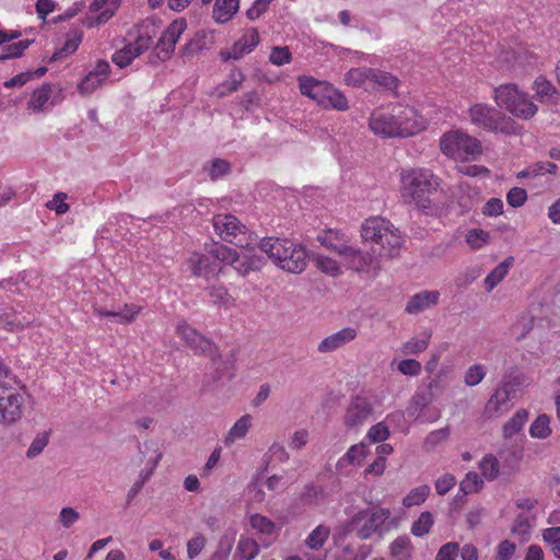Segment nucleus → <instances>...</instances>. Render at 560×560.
<instances>
[{"mask_svg":"<svg viewBox=\"0 0 560 560\" xmlns=\"http://www.w3.org/2000/svg\"><path fill=\"white\" fill-rule=\"evenodd\" d=\"M259 249L277 267L290 273L303 272L310 260L306 248L289 238L265 237L259 243Z\"/></svg>","mask_w":560,"mask_h":560,"instance_id":"nucleus-1","label":"nucleus"},{"mask_svg":"<svg viewBox=\"0 0 560 560\" xmlns=\"http://www.w3.org/2000/svg\"><path fill=\"white\" fill-rule=\"evenodd\" d=\"M235 245L242 250L236 252L226 245L215 243L211 246L210 254L222 262L231 265L242 277H246L250 271H259L265 266V257L258 254L255 247L244 245L242 242Z\"/></svg>","mask_w":560,"mask_h":560,"instance_id":"nucleus-2","label":"nucleus"},{"mask_svg":"<svg viewBox=\"0 0 560 560\" xmlns=\"http://www.w3.org/2000/svg\"><path fill=\"white\" fill-rule=\"evenodd\" d=\"M390 510L387 508H372L358 511L347 523L346 529L354 532L361 540L370 539L373 535L382 538L389 532Z\"/></svg>","mask_w":560,"mask_h":560,"instance_id":"nucleus-3","label":"nucleus"},{"mask_svg":"<svg viewBox=\"0 0 560 560\" xmlns=\"http://www.w3.org/2000/svg\"><path fill=\"white\" fill-rule=\"evenodd\" d=\"M493 93L497 106L505 109L514 117L528 120L538 110L537 105L529 100L528 94L522 92L514 83L501 84L494 88Z\"/></svg>","mask_w":560,"mask_h":560,"instance_id":"nucleus-4","label":"nucleus"},{"mask_svg":"<svg viewBox=\"0 0 560 560\" xmlns=\"http://www.w3.org/2000/svg\"><path fill=\"white\" fill-rule=\"evenodd\" d=\"M469 116L474 125L506 136L518 135L522 129L513 118L486 104H476L470 107Z\"/></svg>","mask_w":560,"mask_h":560,"instance_id":"nucleus-5","label":"nucleus"},{"mask_svg":"<svg viewBox=\"0 0 560 560\" xmlns=\"http://www.w3.org/2000/svg\"><path fill=\"white\" fill-rule=\"evenodd\" d=\"M429 171L410 170L401 173L405 194L409 195L417 207L422 210L431 209V196L436 191L438 183L432 182Z\"/></svg>","mask_w":560,"mask_h":560,"instance_id":"nucleus-6","label":"nucleus"},{"mask_svg":"<svg viewBox=\"0 0 560 560\" xmlns=\"http://www.w3.org/2000/svg\"><path fill=\"white\" fill-rule=\"evenodd\" d=\"M441 151L453 159L467 160L481 152V144L476 138L459 130L444 133L440 140Z\"/></svg>","mask_w":560,"mask_h":560,"instance_id":"nucleus-7","label":"nucleus"},{"mask_svg":"<svg viewBox=\"0 0 560 560\" xmlns=\"http://www.w3.org/2000/svg\"><path fill=\"white\" fill-rule=\"evenodd\" d=\"M176 334L195 355L208 357L212 364H217L218 360H221L217 345L186 322L177 325Z\"/></svg>","mask_w":560,"mask_h":560,"instance_id":"nucleus-8","label":"nucleus"},{"mask_svg":"<svg viewBox=\"0 0 560 560\" xmlns=\"http://www.w3.org/2000/svg\"><path fill=\"white\" fill-rule=\"evenodd\" d=\"M340 257L349 269L358 273H377L381 269L380 259L374 247L370 252L348 245Z\"/></svg>","mask_w":560,"mask_h":560,"instance_id":"nucleus-9","label":"nucleus"},{"mask_svg":"<svg viewBox=\"0 0 560 560\" xmlns=\"http://www.w3.org/2000/svg\"><path fill=\"white\" fill-rule=\"evenodd\" d=\"M24 398L13 387L0 382V422L12 424L21 419Z\"/></svg>","mask_w":560,"mask_h":560,"instance_id":"nucleus-10","label":"nucleus"},{"mask_svg":"<svg viewBox=\"0 0 560 560\" xmlns=\"http://www.w3.org/2000/svg\"><path fill=\"white\" fill-rule=\"evenodd\" d=\"M393 112H395L397 127H399L398 137H411L424 129V120L413 107L397 105Z\"/></svg>","mask_w":560,"mask_h":560,"instance_id":"nucleus-11","label":"nucleus"},{"mask_svg":"<svg viewBox=\"0 0 560 560\" xmlns=\"http://www.w3.org/2000/svg\"><path fill=\"white\" fill-rule=\"evenodd\" d=\"M220 259L211 256L210 249L208 254H194L189 260V268L195 277L209 279L215 277L221 271Z\"/></svg>","mask_w":560,"mask_h":560,"instance_id":"nucleus-12","label":"nucleus"},{"mask_svg":"<svg viewBox=\"0 0 560 560\" xmlns=\"http://www.w3.org/2000/svg\"><path fill=\"white\" fill-rule=\"evenodd\" d=\"M213 228L222 241L235 244L240 242L235 240L243 233L245 225L232 214H217L213 217Z\"/></svg>","mask_w":560,"mask_h":560,"instance_id":"nucleus-13","label":"nucleus"},{"mask_svg":"<svg viewBox=\"0 0 560 560\" xmlns=\"http://www.w3.org/2000/svg\"><path fill=\"white\" fill-rule=\"evenodd\" d=\"M120 5V0H93L90 5L91 12H100L96 16H85L80 23L86 27H93L106 23Z\"/></svg>","mask_w":560,"mask_h":560,"instance_id":"nucleus-14","label":"nucleus"},{"mask_svg":"<svg viewBox=\"0 0 560 560\" xmlns=\"http://www.w3.org/2000/svg\"><path fill=\"white\" fill-rule=\"evenodd\" d=\"M373 408L366 398L355 396L351 399L345 415V424L348 428L361 425L372 415Z\"/></svg>","mask_w":560,"mask_h":560,"instance_id":"nucleus-15","label":"nucleus"},{"mask_svg":"<svg viewBox=\"0 0 560 560\" xmlns=\"http://www.w3.org/2000/svg\"><path fill=\"white\" fill-rule=\"evenodd\" d=\"M369 125L375 135H381L385 138L398 137L397 130L399 127H397L395 112L374 110Z\"/></svg>","mask_w":560,"mask_h":560,"instance_id":"nucleus-16","label":"nucleus"},{"mask_svg":"<svg viewBox=\"0 0 560 560\" xmlns=\"http://www.w3.org/2000/svg\"><path fill=\"white\" fill-rule=\"evenodd\" d=\"M299 86L303 95L316 101L318 104L326 106V95L329 83L319 81L311 77H299Z\"/></svg>","mask_w":560,"mask_h":560,"instance_id":"nucleus-17","label":"nucleus"},{"mask_svg":"<svg viewBox=\"0 0 560 560\" xmlns=\"http://www.w3.org/2000/svg\"><path fill=\"white\" fill-rule=\"evenodd\" d=\"M186 20L178 19L173 21L167 28L162 33L161 37L158 40V46H163L164 43H167V48H164V56L161 58L162 60L168 59L171 55L175 50L176 43L180 37L182 33L186 30Z\"/></svg>","mask_w":560,"mask_h":560,"instance_id":"nucleus-18","label":"nucleus"},{"mask_svg":"<svg viewBox=\"0 0 560 560\" xmlns=\"http://www.w3.org/2000/svg\"><path fill=\"white\" fill-rule=\"evenodd\" d=\"M440 292L435 290H424L412 295L406 304L405 311L408 314L421 313L438 304Z\"/></svg>","mask_w":560,"mask_h":560,"instance_id":"nucleus-19","label":"nucleus"},{"mask_svg":"<svg viewBox=\"0 0 560 560\" xmlns=\"http://www.w3.org/2000/svg\"><path fill=\"white\" fill-rule=\"evenodd\" d=\"M357 337L355 329L351 327L343 328L335 334H331L330 336L326 337L322 340V342L318 345L317 350L320 353H327L332 352L348 342L352 341Z\"/></svg>","mask_w":560,"mask_h":560,"instance_id":"nucleus-20","label":"nucleus"},{"mask_svg":"<svg viewBox=\"0 0 560 560\" xmlns=\"http://www.w3.org/2000/svg\"><path fill=\"white\" fill-rule=\"evenodd\" d=\"M389 225L390 222L388 220L380 217L366 219L361 226V236L364 241H371L378 245V242L382 241V236Z\"/></svg>","mask_w":560,"mask_h":560,"instance_id":"nucleus-21","label":"nucleus"},{"mask_svg":"<svg viewBox=\"0 0 560 560\" xmlns=\"http://www.w3.org/2000/svg\"><path fill=\"white\" fill-rule=\"evenodd\" d=\"M402 241L400 235L398 234V230L394 229L390 224L387 228V231L383 234L382 241L378 242L380 252L376 250L378 256H387L389 258H394L398 255L399 249L401 247Z\"/></svg>","mask_w":560,"mask_h":560,"instance_id":"nucleus-22","label":"nucleus"},{"mask_svg":"<svg viewBox=\"0 0 560 560\" xmlns=\"http://www.w3.org/2000/svg\"><path fill=\"white\" fill-rule=\"evenodd\" d=\"M317 241L325 247L341 255L349 245L347 235L339 230H326L323 231L318 236Z\"/></svg>","mask_w":560,"mask_h":560,"instance_id":"nucleus-23","label":"nucleus"},{"mask_svg":"<svg viewBox=\"0 0 560 560\" xmlns=\"http://www.w3.org/2000/svg\"><path fill=\"white\" fill-rule=\"evenodd\" d=\"M259 33L257 28L248 30L238 40H236L232 49L234 51V60L241 59L243 56L252 52L259 44Z\"/></svg>","mask_w":560,"mask_h":560,"instance_id":"nucleus-24","label":"nucleus"},{"mask_svg":"<svg viewBox=\"0 0 560 560\" xmlns=\"http://www.w3.org/2000/svg\"><path fill=\"white\" fill-rule=\"evenodd\" d=\"M513 387L510 383L503 384L490 397L486 404V412L489 416H495L502 411V408L509 402Z\"/></svg>","mask_w":560,"mask_h":560,"instance_id":"nucleus-25","label":"nucleus"},{"mask_svg":"<svg viewBox=\"0 0 560 560\" xmlns=\"http://www.w3.org/2000/svg\"><path fill=\"white\" fill-rule=\"evenodd\" d=\"M240 0H217L213 5V19L217 23L223 24L230 21L237 12Z\"/></svg>","mask_w":560,"mask_h":560,"instance_id":"nucleus-26","label":"nucleus"},{"mask_svg":"<svg viewBox=\"0 0 560 560\" xmlns=\"http://www.w3.org/2000/svg\"><path fill=\"white\" fill-rule=\"evenodd\" d=\"M514 262L512 256L506 257L501 261L485 279V289L487 292L492 291L508 275L510 268Z\"/></svg>","mask_w":560,"mask_h":560,"instance_id":"nucleus-27","label":"nucleus"},{"mask_svg":"<svg viewBox=\"0 0 560 560\" xmlns=\"http://www.w3.org/2000/svg\"><path fill=\"white\" fill-rule=\"evenodd\" d=\"M534 88L537 97L541 102L550 103L553 105L558 104L560 100V93L557 91V89L553 86L551 82L539 77L535 80Z\"/></svg>","mask_w":560,"mask_h":560,"instance_id":"nucleus-28","label":"nucleus"},{"mask_svg":"<svg viewBox=\"0 0 560 560\" xmlns=\"http://www.w3.org/2000/svg\"><path fill=\"white\" fill-rule=\"evenodd\" d=\"M139 310L140 308L136 307L135 305L126 304L124 308L119 311H105L102 307H95L94 312L101 317H109L118 323H130L135 319Z\"/></svg>","mask_w":560,"mask_h":560,"instance_id":"nucleus-29","label":"nucleus"},{"mask_svg":"<svg viewBox=\"0 0 560 560\" xmlns=\"http://www.w3.org/2000/svg\"><path fill=\"white\" fill-rule=\"evenodd\" d=\"M51 89L52 85L50 83H43L40 88L36 89L27 102V109L35 113L43 112L50 98Z\"/></svg>","mask_w":560,"mask_h":560,"instance_id":"nucleus-30","label":"nucleus"},{"mask_svg":"<svg viewBox=\"0 0 560 560\" xmlns=\"http://www.w3.org/2000/svg\"><path fill=\"white\" fill-rule=\"evenodd\" d=\"M528 419V411L525 409L517 410L514 416L503 425L504 439H511L517 434Z\"/></svg>","mask_w":560,"mask_h":560,"instance_id":"nucleus-31","label":"nucleus"},{"mask_svg":"<svg viewBox=\"0 0 560 560\" xmlns=\"http://www.w3.org/2000/svg\"><path fill=\"white\" fill-rule=\"evenodd\" d=\"M372 73L373 68H353L345 74V81L348 85L368 88Z\"/></svg>","mask_w":560,"mask_h":560,"instance_id":"nucleus-32","label":"nucleus"},{"mask_svg":"<svg viewBox=\"0 0 560 560\" xmlns=\"http://www.w3.org/2000/svg\"><path fill=\"white\" fill-rule=\"evenodd\" d=\"M370 83H373V88H383L387 91H394L398 86V79L389 72L382 71L373 68Z\"/></svg>","mask_w":560,"mask_h":560,"instance_id":"nucleus-33","label":"nucleus"},{"mask_svg":"<svg viewBox=\"0 0 560 560\" xmlns=\"http://www.w3.org/2000/svg\"><path fill=\"white\" fill-rule=\"evenodd\" d=\"M260 548L258 544L248 537L241 536L235 556H238L241 560H253L259 552Z\"/></svg>","mask_w":560,"mask_h":560,"instance_id":"nucleus-34","label":"nucleus"},{"mask_svg":"<svg viewBox=\"0 0 560 560\" xmlns=\"http://www.w3.org/2000/svg\"><path fill=\"white\" fill-rule=\"evenodd\" d=\"M365 444L359 443L352 445L348 452L337 462V468H342L347 465L360 464V462L365 457Z\"/></svg>","mask_w":560,"mask_h":560,"instance_id":"nucleus-35","label":"nucleus"},{"mask_svg":"<svg viewBox=\"0 0 560 560\" xmlns=\"http://www.w3.org/2000/svg\"><path fill=\"white\" fill-rule=\"evenodd\" d=\"M430 338L431 331H424L422 338H412L405 342L401 352L405 355L419 354L428 348Z\"/></svg>","mask_w":560,"mask_h":560,"instance_id":"nucleus-36","label":"nucleus"},{"mask_svg":"<svg viewBox=\"0 0 560 560\" xmlns=\"http://www.w3.org/2000/svg\"><path fill=\"white\" fill-rule=\"evenodd\" d=\"M434 520L433 515L429 511L422 512L419 517L411 525V534L416 537H423L429 534Z\"/></svg>","mask_w":560,"mask_h":560,"instance_id":"nucleus-37","label":"nucleus"},{"mask_svg":"<svg viewBox=\"0 0 560 560\" xmlns=\"http://www.w3.org/2000/svg\"><path fill=\"white\" fill-rule=\"evenodd\" d=\"M330 534L329 527L325 525H318L315 529H313L306 538V546L310 549L318 550L320 549L326 540L328 539Z\"/></svg>","mask_w":560,"mask_h":560,"instance_id":"nucleus-38","label":"nucleus"},{"mask_svg":"<svg viewBox=\"0 0 560 560\" xmlns=\"http://www.w3.org/2000/svg\"><path fill=\"white\" fill-rule=\"evenodd\" d=\"M550 418L547 415H539L530 424L529 434L535 439H546L551 434Z\"/></svg>","mask_w":560,"mask_h":560,"instance_id":"nucleus-39","label":"nucleus"},{"mask_svg":"<svg viewBox=\"0 0 560 560\" xmlns=\"http://www.w3.org/2000/svg\"><path fill=\"white\" fill-rule=\"evenodd\" d=\"M250 425L252 417L249 415H244L243 417H241L231 428L226 436V443L243 439L247 434Z\"/></svg>","mask_w":560,"mask_h":560,"instance_id":"nucleus-40","label":"nucleus"},{"mask_svg":"<svg viewBox=\"0 0 560 560\" xmlns=\"http://www.w3.org/2000/svg\"><path fill=\"white\" fill-rule=\"evenodd\" d=\"M161 456H162L161 454L158 455V457L155 458V460L153 463V466L149 470H147V471L142 470L140 472L139 479L132 485V487L129 489V491L127 493V504H130L133 501V499L138 495V493L143 488L144 483L150 479Z\"/></svg>","mask_w":560,"mask_h":560,"instance_id":"nucleus-41","label":"nucleus"},{"mask_svg":"<svg viewBox=\"0 0 560 560\" xmlns=\"http://www.w3.org/2000/svg\"><path fill=\"white\" fill-rule=\"evenodd\" d=\"M430 493V487L428 485H422L417 488H413L402 500V504L406 508H411L413 505L422 504Z\"/></svg>","mask_w":560,"mask_h":560,"instance_id":"nucleus-42","label":"nucleus"},{"mask_svg":"<svg viewBox=\"0 0 560 560\" xmlns=\"http://www.w3.org/2000/svg\"><path fill=\"white\" fill-rule=\"evenodd\" d=\"M231 172V164L224 159H214L210 162L208 167V175L212 180L229 174Z\"/></svg>","mask_w":560,"mask_h":560,"instance_id":"nucleus-43","label":"nucleus"},{"mask_svg":"<svg viewBox=\"0 0 560 560\" xmlns=\"http://www.w3.org/2000/svg\"><path fill=\"white\" fill-rule=\"evenodd\" d=\"M316 267L324 273L330 277H338L341 275V269L338 262L329 257L318 256L315 260Z\"/></svg>","mask_w":560,"mask_h":560,"instance_id":"nucleus-44","label":"nucleus"},{"mask_svg":"<svg viewBox=\"0 0 560 560\" xmlns=\"http://www.w3.org/2000/svg\"><path fill=\"white\" fill-rule=\"evenodd\" d=\"M34 43L33 39H23L3 47L5 59L20 58L24 51Z\"/></svg>","mask_w":560,"mask_h":560,"instance_id":"nucleus-45","label":"nucleus"},{"mask_svg":"<svg viewBox=\"0 0 560 560\" xmlns=\"http://www.w3.org/2000/svg\"><path fill=\"white\" fill-rule=\"evenodd\" d=\"M411 550V540L408 536H399L390 544V553L393 557H409Z\"/></svg>","mask_w":560,"mask_h":560,"instance_id":"nucleus-46","label":"nucleus"},{"mask_svg":"<svg viewBox=\"0 0 560 560\" xmlns=\"http://www.w3.org/2000/svg\"><path fill=\"white\" fill-rule=\"evenodd\" d=\"M481 474L488 480H494L499 475V463L493 455H487L480 463Z\"/></svg>","mask_w":560,"mask_h":560,"instance_id":"nucleus-47","label":"nucleus"},{"mask_svg":"<svg viewBox=\"0 0 560 560\" xmlns=\"http://www.w3.org/2000/svg\"><path fill=\"white\" fill-rule=\"evenodd\" d=\"M483 481L479 478L477 472L470 471L466 475V477L460 481L459 490L464 493H474L478 492L482 486Z\"/></svg>","mask_w":560,"mask_h":560,"instance_id":"nucleus-48","label":"nucleus"},{"mask_svg":"<svg viewBox=\"0 0 560 560\" xmlns=\"http://www.w3.org/2000/svg\"><path fill=\"white\" fill-rule=\"evenodd\" d=\"M249 523L254 529L265 535H270L275 530V523L260 514L252 515Z\"/></svg>","mask_w":560,"mask_h":560,"instance_id":"nucleus-49","label":"nucleus"},{"mask_svg":"<svg viewBox=\"0 0 560 560\" xmlns=\"http://www.w3.org/2000/svg\"><path fill=\"white\" fill-rule=\"evenodd\" d=\"M292 54L287 46H275L271 49L269 61L276 66H283L291 61Z\"/></svg>","mask_w":560,"mask_h":560,"instance_id":"nucleus-50","label":"nucleus"},{"mask_svg":"<svg viewBox=\"0 0 560 560\" xmlns=\"http://www.w3.org/2000/svg\"><path fill=\"white\" fill-rule=\"evenodd\" d=\"M329 104L338 110H346L348 108L347 97L338 90L329 85L326 95V105Z\"/></svg>","mask_w":560,"mask_h":560,"instance_id":"nucleus-51","label":"nucleus"},{"mask_svg":"<svg viewBox=\"0 0 560 560\" xmlns=\"http://www.w3.org/2000/svg\"><path fill=\"white\" fill-rule=\"evenodd\" d=\"M489 238V232L480 229H472L466 235V242L475 249L481 248Z\"/></svg>","mask_w":560,"mask_h":560,"instance_id":"nucleus-52","label":"nucleus"},{"mask_svg":"<svg viewBox=\"0 0 560 560\" xmlns=\"http://www.w3.org/2000/svg\"><path fill=\"white\" fill-rule=\"evenodd\" d=\"M486 372L482 365L475 364L468 368L465 373L464 382L467 386L478 385L485 377Z\"/></svg>","mask_w":560,"mask_h":560,"instance_id":"nucleus-53","label":"nucleus"},{"mask_svg":"<svg viewBox=\"0 0 560 560\" xmlns=\"http://www.w3.org/2000/svg\"><path fill=\"white\" fill-rule=\"evenodd\" d=\"M83 37V32L80 30H71L68 34V39L66 40L65 45L60 48L61 51L65 54V56H68L70 54H73Z\"/></svg>","mask_w":560,"mask_h":560,"instance_id":"nucleus-54","label":"nucleus"},{"mask_svg":"<svg viewBox=\"0 0 560 560\" xmlns=\"http://www.w3.org/2000/svg\"><path fill=\"white\" fill-rule=\"evenodd\" d=\"M450 435V429L448 427L442 428L440 430H434L431 433L428 434V436L424 440V447L427 450H433L441 442L445 441Z\"/></svg>","mask_w":560,"mask_h":560,"instance_id":"nucleus-55","label":"nucleus"},{"mask_svg":"<svg viewBox=\"0 0 560 560\" xmlns=\"http://www.w3.org/2000/svg\"><path fill=\"white\" fill-rule=\"evenodd\" d=\"M103 81L104 80L96 77L92 71H90L78 85V90L81 94H91L98 88V85Z\"/></svg>","mask_w":560,"mask_h":560,"instance_id":"nucleus-56","label":"nucleus"},{"mask_svg":"<svg viewBox=\"0 0 560 560\" xmlns=\"http://www.w3.org/2000/svg\"><path fill=\"white\" fill-rule=\"evenodd\" d=\"M48 439H49L48 432H44V433L37 435L33 440L31 446L28 447V450L26 452V456L28 458H34V457L38 456L44 451L46 445L48 444Z\"/></svg>","mask_w":560,"mask_h":560,"instance_id":"nucleus-57","label":"nucleus"},{"mask_svg":"<svg viewBox=\"0 0 560 560\" xmlns=\"http://www.w3.org/2000/svg\"><path fill=\"white\" fill-rule=\"evenodd\" d=\"M366 436L372 443L384 442L388 439L389 431L387 425L383 422H378L370 428Z\"/></svg>","mask_w":560,"mask_h":560,"instance_id":"nucleus-58","label":"nucleus"},{"mask_svg":"<svg viewBox=\"0 0 560 560\" xmlns=\"http://www.w3.org/2000/svg\"><path fill=\"white\" fill-rule=\"evenodd\" d=\"M527 200V192L524 188L513 187L506 195L508 203L513 208L522 207Z\"/></svg>","mask_w":560,"mask_h":560,"instance_id":"nucleus-59","label":"nucleus"},{"mask_svg":"<svg viewBox=\"0 0 560 560\" xmlns=\"http://www.w3.org/2000/svg\"><path fill=\"white\" fill-rule=\"evenodd\" d=\"M397 369L404 375L416 376L421 372V364L415 359H405L398 363Z\"/></svg>","mask_w":560,"mask_h":560,"instance_id":"nucleus-60","label":"nucleus"},{"mask_svg":"<svg viewBox=\"0 0 560 560\" xmlns=\"http://www.w3.org/2000/svg\"><path fill=\"white\" fill-rule=\"evenodd\" d=\"M67 197L65 192H57L54 199L47 202L46 207L50 210H55L57 214H63L69 210L68 203L65 202Z\"/></svg>","mask_w":560,"mask_h":560,"instance_id":"nucleus-61","label":"nucleus"},{"mask_svg":"<svg viewBox=\"0 0 560 560\" xmlns=\"http://www.w3.org/2000/svg\"><path fill=\"white\" fill-rule=\"evenodd\" d=\"M459 550L457 542H447L438 551L435 560H456Z\"/></svg>","mask_w":560,"mask_h":560,"instance_id":"nucleus-62","label":"nucleus"},{"mask_svg":"<svg viewBox=\"0 0 560 560\" xmlns=\"http://www.w3.org/2000/svg\"><path fill=\"white\" fill-rule=\"evenodd\" d=\"M456 483V479L451 474H444L435 481V490L438 494H446Z\"/></svg>","mask_w":560,"mask_h":560,"instance_id":"nucleus-63","label":"nucleus"},{"mask_svg":"<svg viewBox=\"0 0 560 560\" xmlns=\"http://www.w3.org/2000/svg\"><path fill=\"white\" fill-rule=\"evenodd\" d=\"M515 549L516 546L514 542L508 539L501 541L498 545L497 560H510L513 557Z\"/></svg>","mask_w":560,"mask_h":560,"instance_id":"nucleus-64","label":"nucleus"}]
</instances>
